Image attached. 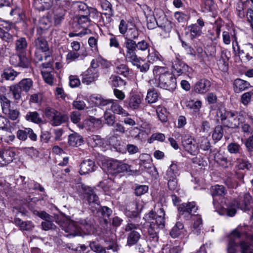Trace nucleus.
<instances>
[{
    "label": "nucleus",
    "instance_id": "1",
    "mask_svg": "<svg viewBox=\"0 0 253 253\" xmlns=\"http://www.w3.org/2000/svg\"><path fill=\"white\" fill-rule=\"evenodd\" d=\"M56 222L62 230L68 233L67 236L81 235V230H84L87 234H91L94 230V220L91 217L77 218L76 221L62 217L58 218Z\"/></svg>",
    "mask_w": 253,
    "mask_h": 253
},
{
    "label": "nucleus",
    "instance_id": "2",
    "mask_svg": "<svg viewBox=\"0 0 253 253\" xmlns=\"http://www.w3.org/2000/svg\"><path fill=\"white\" fill-rule=\"evenodd\" d=\"M158 214L156 215L152 211L148 213V217L150 218V225L148 229V233L150 241L155 242L158 241V233L161 229L165 227V215L164 210L163 208H160L157 211Z\"/></svg>",
    "mask_w": 253,
    "mask_h": 253
},
{
    "label": "nucleus",
    "instance_id": "3",
    "mask_svg": "<svg viewBox=\"0 0 253 253\" xmlns=\"http://www.w3.org/2000/svg\"><path fill=\"white\" fill-rule=\"evenodd\" d=\"M216 116L220 119L223 126L230 128H237L240 123V119L236 111H228L224 109H218Z\"/></svg>",
    "mask_w": 253,
    "mask_h": 253
},
{
    "label": "nucleus",
    "instance_id": "4",
    "mask_svg": "<svg viewBox=\"0 0 253 253\" xmlns=\"http://www.w3.org/2000/svg\"><path fill=\"white\" fill-rule=\"evenodd\" d=\"M232 48L235 54L238 55L245 61L253 60V45L248 43L240 47L238 44L237 37L235 35L232 36Z\"/></svg>",
    "mask_w": 253,
    "mask_h": 253
},
{
    "label": "nucleus",
    "instance_id": "5",
    "mask_svg": "<svg viewBox=\"0 0 253 253\" xmlns=\"http://www.w3.org/2000/svg\"><path fill=\"white\" fill-rule=\"evenodd\" d=\"M130 45L127 48L126 57L127 59L131 61L138 65L139 63L138 57L136 54L137 51L149 52V43L145 40H142L141 41L136 42H130Z\"/></svg>",
    "mask_w": 253,
    "mask_h": 253
},
{
    "label": "nucleus",
    "instance_id": "6",
    "mask_svg": "<svg viewBox=\"0 0 253 253\" xmlns=\"http://www.w3.org/2000/svg\"><path fill=\"white\" fill-rule=\"evenodd\" d=\"M102 168L105 172L111 175L130 170L129 165L116 160L105 161L102 163Z\"/></svg>",
    "mask_w": 253,
    "mask_h": 253
},
{
    "label": "nucleus",
    "instance_id": "7",
    "mask_svg": "<svg viewBox=\"0 0 253 253\" xmlns=\"http://www.w3.org/2000/svg\"><path fill=\"white\" fill-rule=\"evenodd\" d=\"M44 114L48 119L50 125L56 126L65 123L69 120L67 115L62 114L54 108L47 107L44 110Z\"/></svg>",
    "mask_w": 253,
    "mask_h": 253
},
{
    "label": "nucleus",
    "instance_id": "8",
    "mask_svg": "<svg viewBox=\"0 0 253 253\" xmlns=\"http://www.w3.org/2000/svg\"><path fill=\"white\" fill-rule=\"evenodd\" d=\"M34 46L36 48V50L41 51L42 53H44V59L47 61V63L42 64V66L43 68H47L51 66V62H52V58L51 54L48 52L46 54L45 52L48 51L49 46L47 41L43 37H38L36 39L33 43Z\"/></svg>",
    "mask_w": 253,
    "mask_h": 253
},
{
    "label": "nucleus",
    "instance_id": "9",
    "mask_svg": "<svg viewBox=\"0 0 253 253\" xmlns=\"http://www.w3.org/2000/svg\"><path fill=\"white\" fill-rule=\"evenodd\" d=\"M84 194V198L87 201L89 207L93 213H95L96 208L95 205L99 206L100 202L97 194L94 192L93 189L85 185L81 184L79 186Z\"/></svg>",
    "mask_w": 253,
    "mask_h": 253
},
{
    "label": "nucleus",
    "instance_id": "10",
    "mask_svg": "<svg viewBox=\"0 0 253 253\" xmlns=\"http://www.w3.org/2000/svg\"><path fill=\"white\" fill-rule=\"evenodd\" d=\"M240 247L241 253H253V245L250 242H240L239 244L233 240L229 241L227 246V253H237L238 247Z\"/></svg>",
    "mask_w": 253,
    "mask_h": 253
},
{
    "label": "nucleus",
    "instance_id": "11",
    "mask_svg": "<svg viewBox=\"0 0 253 253\" xmlns=\"http://www.w3.org/2000/svg\"><path fill=\"white\" fill-rule=\"evenodd\" d=\"M182 144L184 150L192 155L199 153V149L196 141L192 137L185 135L182 138Z\"/></svg>",
    "mask_w": 253,
    "mask_h": 253
},
{
    "label": "nucleus",
    "instance_id": "12",
    "mask_svg": "<svg viewBox=\"0 0 253 253\" xmlns=\"http://www.w3.org/2000/svg\"><path fill=\"white\" fill-rule=\"evenodd\" d=\"M197 210L198 207L195 202L183 203L178 208L179 213L184 215L187 220L190 219L191 216L196 212Z\"/></svg>",
    "mask_w": 253,
    "mask_h": 253
},
{
    "label": "nucleus",
    "instance_id": "13",
    "mask_svg": "<svg viewBox=\"0 0 253 253\" xmlns=\"http://www.w3.org/2000/svg\"><path fill=\"white\" fill-rule=\"evenodd\" d=\"M9 62L15 67L28 68L30 65V61L26 55H22L16 52L10 56Z\"/></svg>",
    "mask_w": 253,
    "mask_h": 253
},
{
    "label": "nucleus",
    "instance_id": "14",
    "mask_svg": "<svg viewBox=\"0 0 253 253\" xmlns=\"http://www.w3.org/2000/svg\"><path fill=\"white\" fill-rule=\"evenodd\" d=\"M187 66L179 59L176 57L172 61V68L171 76L172 79H176V78L184 73L186 71Z\"/></svg>",
    "mask_w": 253,
    "mask_h": 253
},
{
    "label": "nucleus",
    "instance_id": "15",
    "mask_svg": "<svg viewBox=\"0 0 253 253\" xmlns=\"http://www.w3.org/2000/svg\"><path fill=\"white\" fill-rule=\"evenodd\" d=\"M142 127L143 129H139V128L135 127L132 129V132L136 133L135 135L133 134L132 135L134 139L140 141H143L148 136L151 129L150 125L144 124L142 126Z\"/></svg>",
    "mask_w": 253,
    "mask_h": 253
},
{
    "label": "nucleus",
    "instance_id": "16",
    "mask_svg": "<svg viewBox=\"0 0 253 253\" xmlns=\"http://www.w3.org/2000/svg\"><path fill=\"white\" fill-rule=\"evenodd\" d=\"M142 100V97L139 94H130L129 98L124 101V103L128 108L136 110L139 108Z\"/></svg>",
    "mask_w": 253,
    "mask_h": 253
},
{
    "label": "nucleus",
    "instance_id": "17",
    "mask_svg": "<svg viewBox=\"0 0 253 253\" xmlns=\"http://www.w3.org/2000/svg\"><path fill=\"white\" fill-rule=\"evenodd\" d=\"M88 101L91 102L95 107H103L110 104L113 101V99H107L100 94H92L88 98Z\"/></svg>",
    "mask_w": 253,
    "mask_h": 253
},
{
    "label": "nucleus",
    "instance_id": "18",
    "mask_svg": "<svg viewBox=\"0 0 253 253\" xmlns=\"http://www.w3.org/2000/svg\"><path fill=\"white\" fill-rule=\"evenodd\" d=\"M15 155V152L11 149L0 151V167L6 165L12 162Z\"/></svg>",
    "mask_w": 253,
    "mask_h": 253
},
{
    "label": "nucleus",
    "instance_id": "19",
    "mask_svg": "<svg viewBox=\"0 0 253 253\" xmlns=\"http://www.w3.org/2000/svg\"><path fill=\"white\" fill-rule=\"evenodd\" d=\"M96 168L97 167L93 161L84 160L80 165V173L81 175H85L95 171Z\"/></svg>",
    "mask_w": 253,
    "mask_h": 253
},
{
    "label": "nucleus",
    "instance_id": "20",
    "mask_svg": "<svg viewBox=\"0 0 253 253\" xmlns=\"http://www.w3.org/2000/svg\"><path fill=\"white\" fill-rule=\"evenodd\" d=\"M126 33V35L125 38V46L127 48L130 45L131 41L135 42V40L138 39L139 33L137 28L135 27L129 28Z\"/></svg>",
    "mask_w": 253,
    "mask_h": 253
},
{
    "label": "nucleus",
    "instance_id": "21",
    "mask_svg": "<svg viewBox=\"0 0 253 253\" xmlns=\"http://www.w3.org/2000/svg\"><path fill=\"white\" fill-rule=\"evenodd\" d=\"M15 50L16 53L22 55L27 54L28 43L27 40L24 37L18 38L15 42Z\"/></svg>",
    "mask_w": 253,
    "mask_h": 253
},
{
    "label": "nucleus",
    "instance_id": "22",
    "mask_svg": "<svg viewBox=\"0 0 253 253\" xmlns=\"http://www.w3.org/2000/svg\"><path fill=\"white\" fill-rule=\"evenodd\" d=\"M153 74L155 79H164L165 78L172 79V76H171V74L166 67L155 66L153 69Z\"/></svg>",
    "mask_w": 253,
    "mask_h": 253
},
{
    "label": "nucleus",
    "instance_id": "23",
    "mask_svg": "<svg viewBox=\"0 0 253 253\" xmlns=\"http://www.w3.org/2000/svg\"><path fill=\"white\" fill-rule=\"evenodd\" d=\"M80 8V14L78 19V23L80 25H83L87 22H89L88 15H89L90 12L87 8V5L84 3H81L79 6Z\"/></svg>",
    "mask_w": 253,
    "mask_h": 253
},
{
    "label": "nucleus",
    "instance_id": "24",
    "mask_svg": "<svg viewBox=\"0 0 253 253\" xmlns=\"http://www.w3.org/2000/svg\"><path fill=\"white\" fill-rule=\"evenodd\" d=\"M180 174V169L176 163L172 162L166 171L165 179H177Z\"/></svg>",
    "mask_w": 253,
    "mask_h": 253
},
{
    "label": "nucleus",
    "instance_id": "25",
    "mask_svg": "<svg viewBox=\"0 0 253 253\" xmlns=\"http://www.w3.org/2000/svg\"><path fill=\"white\" fill-rule=\"evenodd\" d=\"M210 192L213 197V204L215 206L217 202L214 199L215 196H224L227 193L225 187L223 185H215L210 188Z\"/></svg>",
    "mask_w": 253,
    "mask_h": 253
},
{
    "label": "nucleus",
    "instance_id": "26",
    "mask_svg": "<svg viewBox=\"0 0 253 253\" xmlns=\"http://www.w3.org/2000/svg\"><path fill=\"white\" fill-rule=\"evenodd\" d=\"M25 118L27 121L36 124H43L44 121L41 117L40 114L37 111H29L27 113Z\"/></svg>",
    "mask_w": 253,
    "mask_h": 253
},
{
    "label": "nucleus",
    "instance_id": "27",
    "mask_svg": "<svg viewBox=\"0 0 253 253\" xmlns=\"http://www.w3.org/2000/svg\"><path fill=\"white\" fill-rule=\"evenodd\" d=\"M53 0H34V6L39 11L48 10L52 6Z\"/></svg>",
    "mask_w": 253,
    "mask_h": 253
},
{
    "label": "nucleus",
    "instance_id": "28",
    "mask_svg": "<svg viewBox=\"0 0 253 253\" xmlns=\"http://www.w3.org/2000/svg\"><path fill=\"white\" fill-rule=\"evenodd\" d=\"M14 223L17 226H18L21 230L31 231L35 226L32 221H23L19 218L17 217L14 218Z\"/></svg>",
    "mask_w": 253,
    "mask_h": 253
},
{
    "label": "nucleus",
    "instance_id": "29",
    "mask_svg": "<svg viewBox=\"0 0 253 253\" xmlns=\"http://www.w3.org/2000/svg\"><path fill=\"white\" fill-rule=\"evenodd\" d=\"M84 140L81 135L74 132L68 136V143L73 147H78L83 144Z\"/></svg>",
    "mask_w": 253,
    "mask_h": 253
},
{
    "label": "nucleus",
    "instance_id": "30",
    "mask_svg": "<svg viewBox=\"0 0 253 253\" xmlns=\"http://www.w3.org/2000/svg\"><path fill=\"white\" fill-rule=\"evenodd\" d=\"M252 198L250 195L245 194L244 196L243 199L238 202L237 201H234V205H236L239 209L243 211L249 210L250 208Z\"/></svg>",
    "mask_w": 253,
    "mask_h": 253
},
{
    "label": "nucleus",
    "instance_id": "31",
    "mask_svg": "<svg viewBox=\"0 0 253 253\" xmlns=\"http://www.w3.org/2000/svg\"><path fill=\"white\" fill-rule=\"evenodd\" d=\"M211 84L210 80H200L195 85V90L196 92L203 93L207 92Z\"/></svg>",
    "mask_w": 253,
    "mask_h": 253
},
{
    "label": "nucleus",
    "instance_id": "32",
    "mask_svg": "<svg viewBox=\"0 0 253 253\" xmlns=\"http://www.w3.org/2000/svg\"><path fill=\"white\" fill-rule=\"evenodd\" d=\"M100 66L102 68L106 69L110 66V63L100 56H98L91 61V66L92 67L97 68Z\"/></svg>",
    "mask_w": 253,
    "mask_h": 253
},
{
    "label": "nucleus",
    "instance_id": "33",
    "mask_svg": "<svg viewBox=\"0 0 253 253\" xmlns=\"http://www.w3.org/2000/svg\"><path fill=\"white\" fill-rule=\"evenodd\" d=\"M140 234L135 230L129 233L127 236V245L132 246L136 245L141 238Z\"/></svg>",
    "mask_w": 253,
    "mask_h": 253
},
{
    "label": "nucleus",
    "instance_id": "34",
    "mask_svg": "<svg viewBox=\"0 0 253 253\" xmlns=\"http://www.w3.org/2000/svg\"><path fill=\"white\" fill-rule=\"evenodd\" d=\"M221 25L217 24L213 27V30L208 31L207 35V37L210 39L212 42L216 41L219 38L221 32Z\"/></svg>",
    "mask_w": 253,
    "mask_h": 253
},
{
    "label": "nucleus",
    "instance_id": "35",
    "mask_svg": "<svg viewBox=\"0 0 253 253\" xmlns=\"http://www.w3.org/2000/svg\"><path fill=\"white\" fill-rule=\"evenodd\" d=\"M82 76V79H95L98 78L99 74L97 68H93L90 66L87 70L83 73Z\"/></svg>",
    "mask_w": 253,
    "mask_h": 253
},
{
    "label": "nucleus",
    "instance_id": "36",
    "mask_svg": "<svg viewBox=\"0 0 253 253\" xmlns=\"http://www.w3.org/2000/svg\"><path fill=\"white\" fill-rule=\"evenodd\" d=\"M112 213V210L106 206H100L98 208H96L95 213L96 216H103V217H109Z\"/></svg>",
    "mask_w": 253,
    "mask_h": 253
},
{
    "label": "nucleus",
    "instance_id": "37",
    "mask_svg": "<svg viewBox=\"0 0 253 253\" xmlns=\"http://www.w3.org/2000/svg\"><path fill=\"white\" fill-rule=\"evenodd\" d=\"M51 25V22L47 17H42L40 20L39 26L37 28L38 33L41 34L46 30Z\"/></svg>",
    "mask_w": 253,
    "mask_h": 253
},
{
    "label": "nucleus",
    "instance_id": "38",
    "mask_svg": "<svg viewBox=\"0 0 253 253\" xmlns=\"http://www.w3.org/2000/svg\"><path fill=\"white\" fill-rule=\"evenodd\" d=\"M227 149L228 152L232 154H241L243 151L241 145L235 142L229 143Z\"/></svg>",
    "mask_w": 253,
    "mask_h": 253
},
{
    "label": "nucleus",
    "instance_id": "39",
    "mask_svg": "<svg viewBox=\"0 0 253 253\" xmlns=\"http://www.w3.org/2000/svg\"><path fill=\"white\" fill-rule=\"evenodd\" d=\"M234 85L235 91L238 93L248 88L250 85L246 80H235Z\"/></svg>",
    "mask_w": 253,
    "mask_h": 253
},
{
    "label": "nucleus",
    "instance_id": "40",
    "mask_svg": "<svg viewBox=\"0 0 253 253\" xmlns=\"http://www.w3.org/2000/svg\"><path fill=\"white\" fill-rule=\"evenodd\" d=\"M65 13L66 11L61 8H59L55 11L53 17L55 25L58 26L60 25L64 19Z\"/></svg>",
    "mask_w": 253,
    "mask_h": 253
},
{
    "label": "nucleus",
    "instance_id": "41",
    "mask_svg": "<svg viewBox=\"0 0 253 253\" xmlns=\"http://www.w3.org/2000/svg\"><path fill=\"white\" fill-rule=\"evenodd\" d=\"M19 74V73L15 71L11 67H7L3 70V73L1 75V77L5 79H14Z\"/></svg>",
    "mask_w": 253,
    "mask_h": 253
},
{
    "label": "nucleus",
    "instance_id": "42",
    "mask_svg": "<svg viewBox=\"0 0 253 253\" xmlns=\"http://www.w3.org/2000/svg\"><path fill=\"white\" fill-rule=\"evenodd\" d=\"M111 103L112 105L111 108L114 114L122 115L123 117H127L129 116V113L124 109L121 105L114 102V101Z\"/></svg>",
    "mask_w": 253,
    "mask_h": 253
},
{
    "label": "nucleus",
    "instance_id": "43",
    "mask_svg": "<svg viewBox=\"0 0 253 253\" xmlns=\"http://www.w3.org/2000/svg\"><path fill=\"white\" fill-rule=\"evenodd\" d=\"M186 106L192 111L193 113L195 114H198L202 106V102L199 100L196 101L190 100L187 102Z\"/></svg>",
    "mask_w": 253,
    "mask_h": 253
},
{
    "label": "nucleus",
    "instance_id": "44",
    "mask_svg": "<svg viewBox=\"0 0 253 253\" xmlns=\"http://www.w3.org/2000/svg\"><path fill=\"white\" fill-rule=\"evenodd\" d=\"M188 29L190 31V37L191 39L197 38L203 34L202 29L194 24L189 25Z\"/></svg>",
    "mask_w": 253,
    "mask_h": 253
},
{
    "label": "nucleus",
    "instance_id": "45",
    "mask_svg": "<svg viewBox=\"0 0 253 253\" xmlns=\"http://www.w3.org/2000/svg\"><path fill=\"white\" fill-rule=\"evenodd\" d=\"M88 144L92 147L101 146L103 144L102 139L99 135H92L87 138Z\"/></svg>",
    "mask_w": 253,
    "mask_h": 253
},
{
    "label": "nucleus",
    "instance_id": "46",
    "mask_svg": "<svg viewBox=\"0 0 253 253\" xmlns=\"http://www.w3.org/2000/svg\"><path fill=\"white\" fill-rule=\"evenodd\" d=\"M184 228V225L180 222H177L173 227L172 228L170 235L172 238L178 237L182 232V230Z\"/></svg>",
    "mask_w": 253,
    "mask_h": 253
},
{
    "label": "nucleus",
    "instance_id": "47",
    "mask_svg": "<svg viewBox=\"0 0 253 253\" xmlns=\"http://www.w3.org/2000/svg\"><path fill=\"white\" fill-rule=\"evenodd\" d=\"M135 210L131 211L126 209L125 211V214L126 216L130 218H135L136 221L140 219V211L138 210V205L137 204H134Z\"/></svg>",
    "mask_w": 253,
    "mask_h": 253
},
{
    "label": "nucleus",
    "instance_id": "48",
    "mask_svg": "<svg viewBox=\"0 0 253 253\" xmlns=\"http://www.w3.org/2000/svg\"><path fill=\"white\" fill-rule=\"evenodd\" d=\"M156 111L160 120L162 122H166L168 115L167 109L162 106H159L157 108Z\"/></svg>",
    "mask_w": 253,
    "mask_h": 253
},
{
    "label": "nucleus",
    "instance_id": "49",
    "mask_svg": "<svg viewBox=\"0 0 253 253\" xmlns=\"http://www.w3.org/2000/svg\"><path fill=\"white\" fill-rule=\"evenodd\" d=\"M62 217V216H61V217ZM58 218H60V217H57L56 218H55V219L56 220V222L58 224V223L56 222ZM54 220V217H52L50 220H47L42 222L41 224L42 229L45 231L51 229H55L56 226L53 223Z\"/></svg>",
    "mask_w": 253,
    "mask_h": 253
},
{
    "label": "nucleus",
    "instance_id": "50",
    "mask_svg": "<svg viewBox=\"0 0 253 253\" xmlns=\"http://www.w3.org/2000/svg\"><path fill=\"white\" fill-rule=\"evenodd\" d=\"M252 101H253V92H245L241 96L240 102L245 106H247Z\"/></svg>",
    "mask_w": 253,
    "mask_h": 253
},
{
    "label": "nucleus",
    "instance_id": "51",
    "mask_svg": "<svg viewBox=\"0 0 253 253\" xmlns=\"http://www.w3.org/2000/svg\"><path fill=\"white\" fill-rule=\"evenodd\" d=\"M158 94L155 90L149 89L145 99L148 103L151 104L156 102L158 100Z\"/></svg>",
    "mask_w": 253,
    "mask_h": 253
},
{
    "label": "nucleus",
    "instance_id": "52",
    "mask_svg": "<svg viewBox=\"0 0 253 253\" xmlns=\"http://www.w3.org/2000/svg\"><path fill=\"white\" fill-rule=\"evenodd\" d=\"M21 89L18 84L12 85L10 87L9 92L12 94L13 97L15 100H19L21 98Z\"/></svg>",
    "mask_w": 253,
    "mask_h": 253
},
{
    "label": "nucleus",
    "instance_id": "53",
    "mask_svg": "<svg viewBox=\"0 0 253 253\" xmlns=\"http://www.w3.org/2000/svg\"><path fill=\"white\" fill-rule=\"evenodd\" d=\"M202 224L203 223L201 217L197 216L193 224L194 229L193 230V232L194 234L197 235H199L200 234Z\"/></svg>",
    "mask_w": 253,
    "mask_h": 253
},
{
    "label": "nucleus",
    "instance_id": "54",
    "mask_svg": "<svg viewBox=\"0 0 253 253\" xmlns=\"http://www.w3.org/2000/svg\"><path fill=\"white\" fill-rule=\"evenodd\" d=\"M161 55L156 50H153L151 52L149 51L147 56L148 61L151 63L161 61Z\"/></svg>",
    "mask_w": 253,
    "mask_h": 253
},
{
    "label": "nucleus",
    "instance_id": "55",
    "mask_svg": "<svg viewBox=\"0 0 253 253\" xmlns=\"http://www.w3.org/2000/svg\"><path fill=\"white\" fill-rule=\"evenodd\" d=\"M104 118L105 124L108 126H112L116 122V117L115 115L110 112L105 111L104 114Z\"/></svg>",
    "mask_w": 253,
    "mask_h": 253
},
{
    "label": "nucleus",
    "instance_id": "56",
    "mask_svg": "<svg viewBox=\"0 0 253 253\" xmlns=\"http://www.w3.org/2000/svg\"><path fill=\"white\" fill-rule=\"evenodd\" d=\"M223 127L221 125L217 126L213 131L212 137L214 140H220L223 137Z\"/></svg>",
    "mask_w": 253,
    "mask_h": 253
},
{
    "label": "nucleus",
    "instance_id": "57",
    "mask_svg": "<svg viewBox=\"0 0 253 253\" xmlns=\"http://www.w3.org/2000/svg\"><path fill=\"white\" fill-rule=\"evenodd\" d=\"M115 72L117 74L122 75L126 78L129 74V69L127 66L125 64H121L116 67Z\"/></svg>",
    "mask_w": 253,
    "mask_h": 253
},
{
    "label": "nucleus",
    "instance_id": "58",
    "mask_svg": "<svg viewBox=\"0 0 253 253\" xmlns=\"http://www.w3.org/2000/svg\"><path fill=\"white\" fill-rule=\"evenodd\" d=\"M245 146L250 156L253 154V129L251 131V135L248 138L245 143Z\"/></svg>",
    "mask_w": 253,
    "mask_h": 253
},
{
    "label": "nucleus",
    "instance_id": "59",
    "mask_svg": "<svg viewBox=\"0 0 253 253\" xmlns=\"http://www.w3.org/2000/svg\"><path fill=\"white\" fill-rule=\"evenodd\" d=\"M80 56L78 52L70 50L66 56V60L67 63L76 61Z\"/></svg>",
    "mask_w": 253,
    "mask_h": 253
},
{
    "label": "nucleus",
    "instance_id": "60",
    "mask_svg": "<svg viewBox=\"0 0 253 253\" xmlns=\"http://www.w3.org/2000/svg\"><path fill=\"white\" fill-rule=\"evenodd\" d=\"M0 100L3 113L6 112L7 110L10 108V101L4 95H0Z\"/></svg>",
    "mask_w": 253,
    "mask_h": 253
},
{
    "label": "nucleus",
    "instance_id": "61",
    "mask_svg": "<svg viewBox=\"0 0 253 253\" xmlns=\"http://www.w3.org/2000/svg\"><path fill=\"white\" fill-rule=\"evenodd\" d=\"M22 90L27 92L33 84L32 80H21L17 84Z\"/></svg>",
    "mask_w": 253,
    "mask_h": 253
},
{
    "label": "nucleus",
    "instance_id": "62",
    "mask_svg": "<svg viewBox=\"0 0 253 253\" xmlns=\"http://www.w3.org/2000/svg\"><path fill=\"white\" fill-rule=\"evenodd\" d=\"M168 181V186L169 189L172 191L178 192L179 190V186L178 184L177 179H166Z\"/></svg>",
    "mask_w": 253,
    "mask_h": 253
},
{
    "label": "nucleus",
    "instance_id": "63",
    "mask_svg": "<svg viewBox=\"0 0 253 253\" xmlns=\"http://www.w3.org/2000/svg\"><path fill=\"white\" fill-rule=\"evenodd\" d=\"M147 22V28L150 30L155 29L157 26V22L154 15H150L146 16Z\"/></svg>",
    "mask_w": 253,
    "mask_h": 253
},
{
    "label": "nucleus",
    "instance_id": "64",
    "mask_svg": "<svg viewBox=\"0 0 253 253\" xmlns=\"http://www.w3.org/2000/svg\"><path fill=\"white\" fill-rule=\"evenodd\" d=\"M148 191V186L143 185H136L134 189V193L136 196H140Z\"/></svg>",
    "mask_w": 253,
    "mask_h": 253
}]
</instances>
